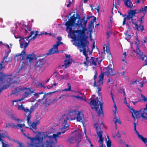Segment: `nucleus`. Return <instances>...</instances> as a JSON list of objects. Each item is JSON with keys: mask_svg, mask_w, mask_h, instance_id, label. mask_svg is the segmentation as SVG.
Segmentation results:
<instances>
[{"mask_svg": "<svg viewBox=\"0 0 147 147\" xmlns=\"http://www.w3.org/2000/svg\"><path fill=\"white\" fill-rule=\"evenodd\" d=\"M11 32L14 34L15 38H20L19 41L20 47L24 49L21 53L16 55V56L21 57L22 60L20 62L22 63V68H23L26 65V59H24L26 55L25 49L27 47L30 40H33L36 38L38 35V32L31 31L30 28H28V26H26L23 22L16 23L14 27L11 28Z\"/></svg>", "mask_w": 147, "mask_h": 147, "instance_id": "f257e3e1", "label": "nucleus"}, {"mask_svg": "<svg viewBox=\"0 0 147 147\" xmlns=\"http://www.w3.org/2000/svg\"><path fill=\"white\" fill-rule=\"evenodd\" d=\"M75 16V15H73L66 23V30L69 33L71 38L81 39L82 45L83 44L86 45L89 44V42L84 37V32L87 30L86 25L87 20H85V17H83L82 19H79L76 23L77 18Z\"/></svg>", "mask_w": 147, "mask_h": 147, "instance_id": "f03ea898", "label": "nucleus"}, {"mask_svg": "<svg viewBox=\"0 0 147 147\" xmlns=\"http://www.w3.org/2000/svg\"><path fill=\"white\" fill-rule=\"evenodd\" d=\"M18 73L15 72L9 75H5L2 72L0 73V94L3 90L8 88L11 84H17L20 81Z\"/></svg>", "mask_w": 147, "mask_h": 147, "instance_id": "7ed1b4c3", "label": "nucleus"}, {"mask_svg": "<svg viewBox=\"0 0 147 147\" xmlns=\"http://www.w3.org/2000/svg\"><path fill=\"white\" fill-rule=\"evenodd\" d=\"M78 107H73L68 111L67 116L64 115L62 117V120H63L64 121L62 124L63 127L61 129L63 131L61 132H58L56 134H53V136L52 137L56 141H57V138L61 137L60 136L61 134H64L65 131L68 129L69 125L67 123V120L69 119L71 120H74L73 119V116L76 115L78 112Z\"/></svg>", "mask_w": 147, "mask_h": 147, "instance_id": "20e7f679", "label": "nucleus"}, {"mask_svg": "<svg viewBox=\"0 0 147 147\" xmlns=\"http://www.w3.org/2000/svg\"><path fill=\"white\" fill-rule=\"evenodd\" d=\"M98 99V98L95 99L93 97L91 98L90 104L92 108L95 110L97 112L98 116L102 119L104 117L102 111L103 103L102 101H99Z\"/></svg>", "mask_w": 147, "mask_h": 147, "instance_id": "39448f33", "label": "nucleus"}, {"mask_svg": "<svg viewBox=\"0 0 147 147\" xmlns=\"http://www.w3.org/2000/svg\"><path fill=\"white\" fill-rule=\"evenodd\" d=\"M94 126L95 128L96 133L97 135V138H98L99 139L98 140V142L100 143L99 147H105V146H104L103 142L104 141V138L102 137V129L103 127H104V124L102 122L100 123L98 121L94 124ZM91 147H94L92 143H90Z\"/></svg>", "mask_w": 147, "mask_h": 147, "instance_id": "423d86ee", "label": "nucleus"}, {"mask_svg": "<svg viewBox=\"0 0 147 147\" xmlns=\"http://www.w3.org/2000/svg\"><path fill=\"white\" fill-rule=\"evenodd\" d=\"M97 72H96L94 77V82L93 86L94 87H97L98 92H99L101 90L102 88L101 86L103 84L104 74L101 72V74L99 76L97 80L96 81V79L97 78Z\"/></svg>", "mask_w": 147, "mask_h": 147, "instance_id": "0eeeda50", "label": "nucleus"}, {"mask_svg": "<svg viewBox=\"0 0 147 147\" xmlns=\"http://www.w3.org/2000/svg\"><path fill=\"white\" fill-rule=\"evenodd\" d=\"M80 131L75 130L73 131L72 134L74 135L69 139V141L71 143H73L76 142H80L81 141V135Z\"/></svg>", "mask_w": 147, "mask_h": 147, "instance_id": "6e6552de", "label": "nucleus"}, {"mask_svg": "<svg viewBox=\"0 0 147 147\" xmlns=\"http://www.w3.org/2000/svg\"><path fill=\"white\" fill-rule=\"evenodd\" d=\"M126 97L125 98L124 103L126 104L127 106L129 109L131 113H132V116L134 119L137 118H139L141 117L140 110L139 111H136L134 110L130 106V105L129 103H127V101H125Z\"/></svg>", "mask_w": 147, "mask_h": 147, "instance_id": "1a4fd4ad", "label": "nucleus"}, {"mask_svg": "<svg viewBox=\"0 0 147 147\" xmlns=\"http://www.w3.org/2000/svg\"><path fill=\"white\" fill-rule=\"evenodd\" d=\"M88 45L89 44H87L86 45L85 44H83L82 45V48H83V49H80V52H81L83 51V55H85L86 57V61L84 62V64L86 66L88 65L89 63V62L90 61L89 60V58L88 57L87 55L86 54V52L89 51L88 47Z\"/></svg>", "mask_w": 147, "mask_h": 147, "instance_id": "9d476101", "label": "nucleus"}, {"mask_svg": "<svg viewBox=\"0 0 147 147\" xmlns=\"http://www.w3.org/2000/svg\"><path fill=\"white\" fill-rule=\"evenodd\" d=\"M136 13V10H131L128 15L127 16V18L129 20H131L132 21V23L134 26H133L134 29L139 30V26L137 23L138 21L136 22L133 21V18L135 16Z\"/></svg>", "mask_w": 147, "mask_h": 147, "instance_id": "9b49d317", "label": "nucleus"}, {"mask_svg": "<svg viewBox=\"0 0 147 147\" xmlns=\"http://www.w3.org/2000/svg\"><path fill=\"white\" fill-rule=\"evenodd\" d=\"M18 109L24 111L26 113V115L27 116V121L28 123L31 118V111L28 109H25L24 107L21 104V105H18L17 106Z\"/></svg>", "mask_w": 147, "mask_h": 147, "instance_id": "f8f14e48", "label": "nucleus"}, {"mask_svg": "<svg viewBox=\"0 0 147 147\" xmlns=\"http://www.w3.org/2000/svg\"><path fill=\"white\" fill-rule=\"evenodd\" d=\"M142 98L144 102H147V98L146 97L142 94H141ZM141 117L143 118H147V104L146 105V108L144 109H142L140 110Z\"/></svg>", "mask_w": 147, "mask_h": 147, "instance_id": "ddd939ff", "label": "nucleus"}, {"mask_svg": "<svg viewBox=\"0 0 147 147\" xmlns=\"http://www.w3.org/2000/svg\"><path fill=\"white\" fill-rule=\"evenodd\" d=\"M136 53L138 58L142 59V60L145 61L146 63L144 65H147V57L146 55H143L142 52L140 51L138 48H137Z\"/></svg>", "mask_w": 147, "mask_h": 147, "instance_id": "4468645a", "label": "nucleus"}, {"mask_svg": "<svg viewBox=\"0 0 147 147\" xmlns=\"http://www.w3.org/2000/svg\"><path fill=\"white\" fill-rule=\"evenodd\" d=\"M105 47H103L102 51L99 52V54L100 55L101 57L102 58V59L105 58V51L108 54H109L111 55L109 45H105Z\"/></svg>", "mask_w": 147, "mask_h": 147, "instance_id": "2eb2a0df", "label": "nucleus"}, {"mask_svg": "<svg viewBox=\"0 0 147 147\" xmlns=\"http://www.w3.org/2000/svg\"><path fill=\"white\" fill-rule=\"evenodd\" d=\"M24 93L23 95V100L25 98L27 97L30 94L33 92V91H32L30 88H23V91Z\"/></svg>", "mask_w": 147, "mask_h": 147, "instance_id": "dca6fc26", "label": "nucleus"}, {"mask_svg": "<svg viewBox=\"0 0 147 147\" xmlns=\"http://www.w3.org/2000/svg\"><path fill=\"white\" fill-rule=\"evenodd\" d=\"M134 130L135 131L136 134L137 135L138 137L141 139L145 143H147V138H144L142 135H140L139 132L136 129V124L135 123H134Z\"/></svg>", "mask_w": 147, "mask_h": 147, "instance_id": "f3484780", "label": "nucleus"}, {"mask_svg": "<svg viewBox=\"0 0 147 147\" xmlns=\"http://www.w3.org/2000/svg\"><path fill=\"white\" fill-rule=\"evenodd\" d=\"M76 117H74L73 119H76L77 121L82 122L84 119V115L83 112L80 111L78 112Z\"/></svg>", "mask_w": 147, "mask_h": 147, "instance_id": "a211bd4d", "label": "nucleus"}, {"mask_svg": "<svg viewBox=\"0 0 147 147\" xmlns=\"http://www.w3.org/2000/svg\"><path fill=\"white\" fill-rule=\"evenodd\" d=\"M46 63V61L43 59H39L38 61L36 62L35 67H36L41 68Z\"/></svg>", "mask_w": 147, "mask_h": 147, "instance_id": "6ab92c4d", "label": "nucleus"}, {"mask_svg": "<svg viewBox=\"0 0 147 147\" xmlns=\"http://www.w3.org/2000/svg\"><path fill=\"white\" fill-rule=\"evenodd\" d=\"M58 47L57 44L54 45L52 48L49 51V53L48 55H51L56 53H59L60 51H58Z\"/></svg>", "mask_w": 147, "mask_h": 147, "instance_id": "aec40b11", "label": "nucleus"}, {"mask_svg": "<svg viewBox=\"0 0 147 147\" xmlns=\"http://www.w3.org/2000/svg\"><path fill=\"white\" fill-rule=\"evenodd\" d=\"M23 91V88L21 87H16L12 90L13 94L17 95L21 92Z\"/></svg>", "mask_w": 147, "mask_h": 147, "instance_id": "412c9836", "label": "nucleus"}, {"mask_svg": "<svg viewBox=\"0 0 147 147\" xmlns=\"http://www.w3.org/2000/svg\"><path fill=\"white\" fill-rule=\"evenodd\" d=\"M37 57H38L34 53H32L28 55L26 59H28L30 62H31L34 60L36 59Z\"/></svg>", "mask_w": 147, "mask_h": 147, "instance_id": "4be33fe9", "label": "nucleus"}, {"mask_svg": "<svg viewBox=\"0 0 147 147\" xmlns=\"http://www.w3.org/2000/svg\"><path fill=\"white\" fill-rule=\"evenodd\" d=\"M106 71L105 72V75L107 76L110 75H114L115 74L113 73V70L111 68H110L109 66H108L106 68Z\"/></svg>", "mask_w": 147, "mask_h": 147, "instance_id": "5701e85b", "label": "nucleus"}, {"mask_svg": "<svg viewBox=\"0 0 147 147\" xmlns=\"http://www.w3.org/2000/svg\"><path fill=\"white\" fill-rule=\"evenodd\" d=\"M45 97V95H44L43 98L41 99H39L38 101V103L40 102L41 103V104L42 103V102H43V98H44ZM42 103H44L46 105H49L51 103V101H50V100L49 99H46L45 100V102H43Z\"/></svg>", "mask_w": 147, "mask_h": 147, "instance_id": "b1692460", "label": "nucleus"}, {"mask_svg": "<svg viewBox=\"0 0 147 147\" xmlns=\"http://www.w3.org/2000/svg\"><path fill=\"white\" fill-rule=\"evenodd\" d=\"M70 63V59H68L65 61L64 65H62L59 67L60 69H63L64 70L66 69L67 66H68Z\"/></svg>", "mask_w": 147, "mask_h": 147, "instance_id": "393cba45", "label": "nucleus"}, {"mask_svg": "<svg viewBox=\"0 0 147 147\" xmlns=\"http://www.w3.org/2000/svg\"><path fill=\"white\" fill-rule=\"evenodd\" d=\"M124 4L127 7L130 8L132 7L133 4L131 2V0H123Z\"/></svg>", "mask_w": 147, "mask_h": 147, "instance_id": "a878e982", "label": "nucleus"}, {"mask_svg": "<svg viewBox=\"0 0 147 147\" xmlns=\"http://www.w3.org/2000/svg\"><path fill=\"white\" fill-rule=\"evenodd\" d=\"M111 97L114 103V108L115 109V110L114 109L113 110V113L115 115V116H117V115H118V114L117 113V108L116 107V105L114 101V97H113V96L112 94V92H111Z\"/></svg>", "mask_w": 147, "mask_h": 147, "instance_id": "bb28decb", "label": "nucleus"}, {"mask_svg": "<svg viewBox=\"0 0 147 147\" xmlns=\"http://www.w3.org/2000/svg\"><path fill=\"white\" fill-rule=\"evenodd\" d=\"M40 123L39 121H37L32 123L30 126V129L32 130L36 129L37 125Z\"/></svg>", "mask_w": 147, "mask_h": 147, "instance_id": "cd10ccee", "label": "nucleus"}, {"mask_svg": "<svg viewBox=\"0 0 147 147\" xmlns=\"http://www.w3.org/2000/svg\"><path fill=\"white\" fill-rule=\"evenodd\" d=\"M98 61V59L97 58L91 57L90 59V63H92V65L96 66L97 65Z\"/></svg>", "mask_w": 147, "mask_h": 147, "instance_id": "c85d7f7f", "label": "nucleus"}, {"mask_svg": "<svg viewBox=\"0 0 147 147\" xmlns=\"http://www.w3.org/2000/svg\"><path fill=\"white\" fill-rule=\"evenodd\" d=\"M7 57H5L4 58L3 60L1 63H0V69L1 70L3 69H5V66L4 64H3L4 63H5L6 62H8V61H7L5 60V59H7Z\"/></svg>", "mask_w": 147, "mask_h": 147, "instance_id": "c756f323", "label": "nucleus"}, {"mask_svg": "<svg viewBox=\"0 0 147 147\" xmlns=\"http://www.w3.org/2000/svg\"><path fill=\"white\" fill-rule=\"evenodd\" d=\"M72 39H73L74 41V45H75L76 46H79V45H80V44L78 42H77V40H78V41H80V42H81V47L80 48V49L79 50L81 49H83V48H82V42H81V41H82V40L81 39H74L73 38H72Z\"/></svg>", "mask_w": 147, "mask_h": 147, "instance_id": "7c9ffc66", "label": "nucleus"}, {"mask_svg": "<svg viewBox=\"0 0 147 147\" xmlns=\"http://www.w3.org/2000/svg\"><path fill=\"white\" fill-rule=\"evenodd\" d=\"M23 100V98L20 99L18 100H15L12 101V105L13 106H17L18 104V102Z\"/></svg>", "mask_w": 147, "mask_h": 147, "instance_id": "2f4dec72", "label": "nucleus"}, {"mask_svg": "<svg viewBox=\"0 0 147 147\" xmlns=\"http://www.w3.org/2000/svg\"><path fill=\"white\" fill-rule=\"evenodd\" d=\"M108 140L106 139V143L107 147H113L112 146L111 142L109 138V136H107Z\"/></svg>", "mask_w": 147, "mask_h": 147, "instance_id": "473e14b6", "label": "nucleus"}, {"mask_svg": "<svg viewBox=\"0 0 147 147\" xmlns=\"http://www.w3.org/2000/svg\"><path fill=\"white\" fill-rule=\"evenodd\" d=\"M17 126L16 127H15V128H20V129L21 131L23 134V133H25L24 132V131L22 129H21V128H22L23 127H24L25 125L24 124H18L17 125H16Z\"/></svg>", "mask_w": 147, "mask_h": 147, "instance_id": "72a5a7b5", "label": "nucleus"}, {"mask_svg": "<svg viewBox=\"0 0 147 147\" xmlns=\"http://www.w3.org/2000/svg\"><path fill=\"white\" fill-rule=\"evenodd\" d=\"M0 136L1 139L7 137L9 139H10L9 137L7 136V134L5 132L4 134L0 133Z\"/></svg>", "mask_w": 147, "mask_h": 147, "instance_id": "f704fd0d", "label": "nucleus"}, {"mask_svg": "<svg viewBox=\"0 0 147 147\" xmlns=\"http://www.w3.org/2000/svg\"><path fill=\"white\" fill-rule=\"evenodd\" d=\"M141 11L145 15L147 12V6L145 7L144 8H142Z\"/></svg>", "mask_w": 147, "mask_h": 147, "instance_id": "c9c22d12", "label": "nucleus"}, {"mask_svg": "<svg viewBox=\"0 0 147 147\" xmlns=\"http://www.w3.org/2000/svg\"><path fill=\"white\" fill-rule=\"evenodd\" d=\"M126 53L125 52H124L123 55V56L122 57V61L125 62V63H126V61H125L126 60Z\"/></svg>", "mask_w": 147, "mask_h": 147, "instance_id": "e433bc0d", "label": "nucleus"}, {"mask_svg": "<svg viewBox=\"0 0 147 147\" xmlns=\"http://www.w3.org/2000/svg\"><path fill=\"white\" fill-rule=\"evenodd\" d=\"M16 127L17 126H16V125L13 124V123L10 124V123H8L7 124V125H6V127H11L15 128V127Z\"/></svg>", "mask_w": 147, "mask_h": 147, "instance_id": "4c0bfd02", "label": "nucleus"}, {"mask_svg": "<svg viewBox=\"0 0 147 147\" xmlns=\"http://www.w3.org/2000/svg\"><path fill=\"white\" fill-rule=\"evenodd\" d=\"M11 118L13 120L15 121H21L20 119L17 118L15 116H14V115L11 116Z\"/></svg>", "mask_w": 147, "mask_h": 147, "instance_id": "58836bf2", "label": "nucleus"}, {"mask_svg": "<svg viewBox=\"0 0 147 147\" xmlns=\"http://www.w3.org/2000/svg\"><path fill=\"white\" fill-rule=\"evenodd\" d=\"M73 0H67V1H66V4L67 3L68 4L67 5V7H69V5L72 3V2H73Z\"/></svg>", "mask_w": 147, "mask_h": 147, "instance_id": "ea45409f", "label": "nucleus"}, {"mask_svg": "<svg viewBox=\"0 0 147 147\" xmlns=\"http://www.w3.org/2000/svg\"><path fill=\"white\" fill-rule=\"evenodd\" d=\"M67 88L63 90V91H69L71 90V86L69 83L67 84Z\"/></svg>", "mask_w": 147, "mask_h": 147, "instance_id": "a19ab883", "label": "nucleus"}, {"mask_svg": "<svg viewBox=\"0 0 147 147\" xmlns=\"http://www.w3.org/2000/svg\"><path fill=\"white\" fill-rule=\"evenodd\" d=\"M72 96L73 97H74V98H76L78 99L83 100L84 101H86V99H83V98L82 97L80 96Z\"/></svg>", "mask_w": 147, "mask_h": 147, "instance_id": "79ce46f5", "label": "nucleus"}, {"mask_svg": "<svg viewBox=\"0 0 147 147\" xmlns=\"http://www.w3.org/2000/svg\"><path fill=\"white\" fill-rule=\"evenodd\" d=\"M61 76L62 77V78L63 79L67 80L69 78V75L68 74L64 75H61Z\"/></svg>", "mask_w": 147, "mask_h": 147, "instance_id": "37998d69", "label": "nucleus"}, {"mask_svg": "<svg viewBox=\"0 0 147 147\" xmlns=\"http://www.w3.org/2000/svg\"><path fill=\"white\" fill-rule=\"evenodd\" d=\"M141 42L142 43H145L147 42V37H146L144 38L143 39H142L141 40Z\"/></svg>", "mask_w": 147, "mask_h": 147, "instance_id": "c03bdc74", "label": "nucleus"}, {"mask_svg": "<svg viewBox=\"0 0 147 147\" xmlns=\"http://www.w3.org/2000/svg\"><path fill=\"white\" fill-rule=\"evenodd\" d=\"M43 93V92H40L39 93H35L34 94V96H36V98H37L39 94H41Z\"/></svg>", "mask_w": 147, "mask_h": 147, "instance_id": "a18cd8bd", "label": "nucleus"}, {"mask_svg": "<svg viewBox=\"0 0 147 147\" xmlns=\"http://www.w3.org/2000/svg\"><path fill=\"white\" fill-rule=\"evenodd\" d=\"M117 122L119 124L121 123V121L119 119H116V120L115 121V126H116V125H117L116 123Z\"/></svg>", "mask_w": 147, "mask_h": 147, "instance_id": "49530a36", "label": "nucleus"}, {"mask_svg": "<svg viewBox=\"0 0 147 147\" xmlns=\"http://www.w3.org/2000/svg\"><path fill=\"white\" fill-rule=\"evenodd\" d=\"M131 36L130 35H127L126 37V39L128 41H129V40L131 38Z\"/></svg>", "mask_w": 147, "mask_h": 147, "instance_id": "de8ad7c7", "label": "nucleus"}, {"mask_svg": "<svg viewBox=\"0 0 147 147\" xmlns=\"http://www.w3.org/2000/svg\"><path fill=\"white\" fill-rule=\"evenodd\" d=\"M56 44H57L58 46H59L60 45H63V43L62 42H61L60 41H57L56 42Z\"/></svg>", "mask_w": 147, "mask_h": 147, "instance_id": "09e8293b", "label": "nucleus"}, {"mask_svg": "<svg viewBox=\"0 0 147 147\" xmlns=\"http://www.w3.org/2000/svg\"><path fill=\"white\" fill-rule=\"evenodd\" d=\"M126 20H129V19L127 18V17H126V18H125L124 19L123 21V25H124L125 24V22Z\"/></svg>", "mask_w": 147, "mask_h": 147, "instance_id": "8fccbe9b", "label": "nucleus"}, {"mask_svg": "<svg viewBox=\"0 0 147 147\" xmlns=\"http://www.w3.org/2000/svg\"><path fill=\"white\" fill-rule=\"evenodd\" d=\"M86 140L88 141L89 143H91V142L90 140L88 138V137L87 136H86Z\"/></svg>", "mask_w": 147, "mask_h": 147, "instance_id": "3c124183", "label": "nucleus"}, {"mask_svg": "<svg viewBox=\"0 0 147 147\" xmlns=\"http://www.w3.org/2000/svg\"><path fill=\"white\" fill-rule=\"evenodd\" d=\"M139 28L141 31H142L144 30V26H140Z\"/></svg>", "mask_w": 147, "mask_h": 147, "instance_id": "603ef678", "label": "nucleus"}, {"mask_svg": "<svg viewBox=\"0 0 147 147\" xmlns=\"http://www.w3.org/2000/svg\"><path fill=\"white\" fill-rule=\"evenodd\" d=\"M141 1V0H136L135 3L136 4H139Z\"/></svg>", "mask_w": 147, "mask_h": 147, "instance_id": "864d4df0", "label": "nucleus"}, {"mask_svg": "<svg viewBox=\"0 0 147 147\" xmlns=\"http://www.w3.org/2000/svg\"><path fill=\"white\" fill-rule=\"evenodd\" d=\"M121 92L122 93H123L124 95H125V92L124 90V89H121Z\"/></svg>", "mask_w": 147, "mask_h": 147, "instance_id": "5fc2aeb1", "label": "nucleus"}, {"mask_svg": "<svg viewBox=\"0 0 147 147\" xmlns=\"http://www.w3.org/2000/svg\"><path fill=\"white\" fill-rule=\"evenodd\" d=\"M118 73L119 74H121L122 75H123L125 73V71H123L122 72H121L119 71H118Z\"/></svg>", "mask_w": 147, "mask_h": 147, "instance_id": "6e6d98bb", "label": "nucleus"}, {"mask_svg": "<svg viewBox=\"0 0 147 147\" xmlns=\"http://www.w3.org/2000/svg\"><path fill=\"white\" fill-rule=\"evenodd\" d=\"M139 81L137 80H136L135 81H134V82H132V84H134L135 83H136L137 84V82H139Z\"/></svg>", "mask_w": 147, "mask_h": 147, "instance_id": "4d7b16f0", "label": "nucleus"}, {"mask_svg": "<svg viewBox=\"0 0 147 147\" xmlns=\"http://www.w3.org/2000/svg\"><path fill=\"white\" fill-rule=\"evenodd\" d=\"M94 22L93 21H91L90 22L89 26H93V25Z\"/></svg>", "mask_w": 147, "mask_h": 147, "instance_id": "13d9d810", "label": "nucleus"}, {"mask_svg": "<svg viewBox=\"0 0 147 147\" xmlns=\"http://www.w3.org/2000/svg\"><path fill=\"white\" fill-rule=\"evenodd\" d=\"M65 57L66 58H68V59H70V55H66Z\"/></svg>", "mask_w": 147, "mask_h": 147, "instance_id": "bf43d9fd", "label": "nucleus"}, {"mask_svg": "<svg viewBox=\"0 0 147 147\" xmlns=\"http://www.w3.org/2000/svg\"><path fill=\"white\" fill-rule=\"evenodd\" d=\"M57 39L58 40V41H60L62 40L61 37H59L57 38Z\"/></svg>", "mask_w": 147, "mask_h": 147, "instance_id": "052dcab7", "label": "nucleus"}, {"mask_svg": "<svg viewBox=\"0 0 147 147\" xmlns=\"http://www.w3.org/2000/svg\"><path fill=\"white\" fill-rule=\"evenodd\" d=\"M19 144L20 146L19 147H24V145L22 143H19Z\"/></svg>", "mask_w": 147, "mask_h": 147, "instance_id": "680f3d73", "label": "nucleus"}, {"mask_svg": "<svg viewBox=\"0 0 147 147\" xmlns=\"http://www.w3.org/2000/svg\"><path fill=\"white\" fill-rule=\"evenodd\" d=\"M112 78H109L108 80V83H110L111 82H112Z\"/></svg>", "mask_w": 147, "mask_h": 147, "instance_id": "e2e57ef3", "label": "nucleus"}, {"mask_svg": "<svg viewBox=\"0 0 147 147\" xmlns=\"http://www.w3.org/2000/svg\"><path fill=\"white\" fill-rule=\"evenodd\" d=\"M47 88L48 89H50V88H52L53 87V86H47Z\"/></svg>", "mask_w": 147, "mask_h": 147, "instance_id": "0e129e2a", "label": "nucleus"}, {"mask_svg": "<svg viewBox=\"0 0 147 147\" xmlns=\"http://www.w3.org/2000/svg\"><path fill=\"white\" fill-rule=\"evenodd\" d=\"M55 92H49L48 93H47V95H51V94L53 93H54Z\"/></svg>", "mask_w": 147, "mask_h": 147, "instance_id": "69168bd1", "label": "nucleus"}, {"mask_svg": "<svg viewBox=\"0 0 147 147\" xmlns=\"http://www.w3.org/2000/svg\"><path fill=\"white\" fill-rule=\"evenodd\" d=\"M96 9L97 10V12H98L99 11V6H98L97 8Z\"/></svg>", "mask_w": 147, "mask_h": 147, "instance_id": "338daca9", "label": "nucleus"}, {"mask_svg": "<svg viewBox=\"0 0 147 147\" xmlns=\"http://www.w3.org/2000/svg\"><path fill=\"white\" fill-rule=\"evenodd\" d=\"M57 100L56 99H54L52 101H51V103H52L55 101H57Z\"/></svg>", "mask_w": 147, "mask_h": 147, "instance_id": "774afa93", "label": "nucleus"}]
</instances>
